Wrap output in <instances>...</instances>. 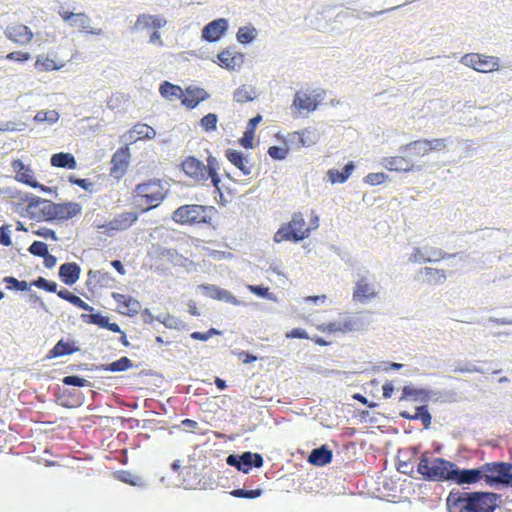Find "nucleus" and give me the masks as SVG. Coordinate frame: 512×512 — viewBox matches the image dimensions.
I'll use <instances>...</instances> for the list:
<instances>
[{"label": "nucleus", "mask_w": 512, "mask_h": 512, "mask_svg": "<svg viewBox=\"0 0 512 512\" xmlns=\"http://www.w3.org/2000/svg\"><path fill=\"white\" fill-rule=\"evenodd\" d=\"M0 244L3 246H10L11 240V229L9 225H2L0 227Z\"/></svg>", "instance_id": "61"}, {"label": "nucleus", "mask_w": 512, "mask_h": 512, "mask_svg": "<svg viewBox=\"0 0 512 512\" xmlns=\"http://www.w3.org/2000/svg\"><path fill=\"white\" fill-rule=\"evenodd\" d=\"M263 493V490L258 488L254 490H246L243 488L234 489L230 492V495L236 498L256 499L259 498Z\"/></svg>", "instance_id": "46"}, {"label": "nucleus", "mask_w": 512, "mask_h": 512, "mask_svg": "<svg viewBox=\"0 0 512 512\" xmlns=\"http://www.w3.org/2000/svg\"><path fill=\"white\" fill-rule=\"evenodd\" d=\"M68 180L72 184L80 186L85 191H88V192L94 191V184L92 182H90L88 179H81V178L76 177L75 175H70Z\"/></svg>", "instance_id": "58"}, {"label": "nucleus", "mask_w": 512, "mask_h": 512, "mask_svg": "<svg viewBox=\"0 0 512 512\" xmlns=\"http://www.w3.org/2000/svg\"><path fill=\"white\" fill-rule=\"evenodd\" d=\"M460 62L478 72L483 73L492 71L494 67L498 65V59L496 57L481 58L479 54L475 53L464 55Z\"/></svg>", "instance_id": "9"}, {"label": "nucleus", "mask_w": 512, "mask_h": 512, "mask_svg": "<svg viewBox=\"0 0 512 512\" xmlns=\"http://www.w3.org/2000/svg\"><path fill=\"white\" fill-rule=\"evenodd\" d=\"M421 273L427 277L426 282L429 284H443L447 279L445 271L441 269L424 267Z\"/></svg>", "instance_id": "37"}, {"label": "nucleus", "mask_w": 512, "mask_h": 512, "mask_svg": "<svg viewBox=\"0 0 512 512\" xmlns=\"http://www.w3.org/2000/svg\"><path fill=\"white\" fill-rule=\"evenodd\" d=\"M202 289L204 291V294L212 299L230 303L235 306H239L242 304L241 301L236 299V297L226 289L219 288L215 285H203Z\"/></svg>", "instance_id": "19"}, {"label": "nucleus", "mask_w": 512, "mask_h": 512, "mask_svg": "<svg viewBox=\"0 0 512 512\" xmlns=\"http://www.w3.org/2000/svg\"><path fill=\"white\" fill-rule=\"evenodd\" d=\"M294 137H297L298 143L303 147H310L319 141L320 134L316 129L307 128L301 132H295Z\"/></svg>", "instance_id": "34"}, {"label": "nucleus", "mask_w": 512, "mask_h": 512, "mask_svg": "<svg viewBox=\"0 0 512 512\" xmlns=\"http://www.w3.org/2000/svg\"><path fill=\"white\" fill-rule=\"evenodd\" d=\"M320 96L321 93H317L316 95H308L303 92H297L293 100V105L299 110L314 111L318 107L320 102L318 98H320Z\"/></svg>", "instance_id": "26"}, {"label": "nucleus", "mask_w": 512, "mask_h": 512, "mask_svg": "<svg viewBox=\"0 0 512 512\" xmlns=\"http://www.w3.org/2000/svg\"><path fill=\"white\" fill-rule=\"evenodd\" d=\"M255 91L250 86H241L233 94L234 100L239 103H246L253 100Z\"/></svg>", "instance_id": "42"}, {"label": "nucleus", "mask_w": 512, "mask_h": 512, "mask_svg": "<svg viewBox=\"0 0 512 512\" xmlns=\"http://www.w3.org/2000/svg\"><path fill=\"white\" fill-rule=\"evenodd\" d=\"M128 310V314L134 315L139 312L140 309V303L136 299L132 297H127L125 304H124Z\"/></svg>", "instance_id": "64"}, {"label": "nucleus", "mask_w": 512, "mask_h": 512, "mask_svg": "<svg viewBox=\"0 0 512 512\" xmlns=\"http://www.w3.org/2000/svg\"><path fill=\"white\" fill-rule=\"evenodd\" d=\"M35 66L39 71H51L60 68V66H58L54 60L44 56L37 57Z\"/></svg>", "instance_id": "49"}, {"label": "nucleus", "mask_w": 512, "mask_h": 512, "mask_svg": "<svg viewBox=\"0 0 512 512\" xmlns=\"http://www.w3.org/2000/svg\"><path fill=\"white\" fill-rule=\"evenodd\" d=\"M28 251L34 256L43 257L48 252V246L42 241H34L28 248Z\"/></svg>", "instance_id": "55"}, {"label": "nucleus", "mask_w": 512, "mask_h": 512, "mask_svg": "<svg viewBox=\"0 0 512 512\" xmlns=\"http://www.w3.org/2000/svg\"><path fill=\"white\" fill-rule=\"evenodd\" d=\"M305 220L301 213H295L287 228L293 233L294 242H299L309 236L310 228H305Z\"/></svg>", "instance_id": "24"}, {"label": "nucleus", "mask_w": 512, "mask_h": 512, "mask_svg": "<svg viewBox=\"0 0 512 512\" xmlns=\"http://www.w3.org/2000/svg\"><path fill=\"white\" fill-rule=\"evenodd\" d=\"M31 285L36 286L39 289H43L48 292L57 293V283L54 281L47 280L43 277H38L34 280Z\"/></svg>", "instance_id": "52"}, {"label": "nucleus", "mask_w": 512, "mask_h": 512, "mask_svg": "<svg viewBox=\"0 0 512 512\" xmlns=\"http://www.w3.org/2000/svg\"><path fill=\"white\" fill-rule=\"evenodd\" d=\"M79 350L78 347L74 346L73 342L64 341L60 339L56 345L49 351L47 358L52 359L64 355H71Z\"/></svg>", "instance_id": "30"}, {"label": "nucleus", "mask_w": 512, "mask_h": 512, "mask_svg": "<svg viewBox=\"0 0 512 512\" xmlns=\"http://www.w3.org/2000/svg\"><path fill=\"white\" fill-rule=\"evenodd\" d=\"M50 163L54 167L76 169L77 162L71 153L59 152L55 153L50 158Z\"/></svg>", "instance_id": "29"}, {"label": "nucleus", "mask_w": 512, "mask_h": 512, "mask_svg": "<svg viewBox=\"0 0 512 512\" xmlns=\"http://www.w3.org/2000/svg\"><path fill=\"white\" fill-rule=\"evenodd\" d=\"M227 159L236 166L244 175L251 174V166H249L248 158L244 157L243 153L238 150L227 149Z\"/></svg>", "instance_id": "28"}, {"label": "nucleus", "mask_w": 512, "mask_h": 512, "mask_svg": "<svg viewBox=\"0 0 512 512\" xmlns=\"http://www.w3.org/2000/svg\"><path fill=\"white\" fill-rule=\"evenodd\" d=\"M138 217L139 215L135 212L124 211L116 214L107 223L106 227L108 230L123 231L131 227L138 220Z\"/></svg>", "instance_id": "15"}, {"label": "nucleus", "mask_w": 512, "mask_h": 512, "mask_svg": "<svg viewBox=\"0 0 512 512\" xmlns=\"http://www.w3.org/2000/svg\"><path fill=\"white\" fill-rule=\"evenodd\" d=\"M381 165L391 171L409 172L412 170H421V166H416L403 156L384 157Z\"/></svg>", "instance_id": "18"}, {"label": "nucleus", "mask_w": 512, "mask_h": 512, "mask_svg": "<svg viewBox=\"0 0 512 512\" xmlns=\"http://www.w3.org/2000/svg\"><path fill=\"white\" fill-rule=\"evenodd\" d=\"M402 153L412 151L416 156H424L431 151L427 139L412 141L404 146L400 147Z\"/></svg>", "instance_id": "35"}, {"label": "nucleus", "mask_w": 512, "mask_h": 512, "mask_svg": "<svg viewBox=\"0 0 512 512\" xmlns=\"http://www.w3.org/2000/svg\"><path fill=\"white\" fill-rule=\"evenodd\" d=\"M129 148L127 146L118 149L111 160L110 174L115 179H120L127 171L129 166Z\"/></svg>", "instance_id": "11"}, {"label": "nucleus", "mask_w": 512, "mask_h": 512, "mask_svg": "<svg viewBox=\"0 0 512 512\" xmlns=\"http://www.w3.org/2000/svg\"><path fill=\"white\" fill-rule=\"evenodd\" d=\"M34 120L38 123L47 122L52 125L59 120V114L56 110H41L37 112Z\"/></svg>", "instance_id": "43"}, {"label": "nucleus", "mask_w": 512, "mask_h": 512, "mask_svg": "<svg viewBox=\"0 0 512 512\" xmlns=\"http://www.w3.org/2000/svg\"><path fill=\"white\" fill-rule=\"evenodd\" d=\"M333 453L327 445H322L318 448H314L309 456L308 462L315 466H324L332 461Z\"/></svg>", "instance_id": "27"}, {"label": "nucleus", "mask_w": 512, "mask_h": 512, "mask_svg": "<svg viewBox=\"0 0 512 512\" xmlns=\"http://www.w3.org/2000/svg\"><path fill=\"white\" fill-rule=\"evenodd\" d=\"M32 233L36 236H39V237H42V238H45V239H48V238H51L55 241L58 240V237L56 236V233L54 230L52 229H49V228H46V227H42V228H39V229H36V230H32Z\"/></svg>", "instance_id": "63"}, {"label": "nucleus", "mask_w": 512, "mask_h": 512, "mask_svg": "<svg viewBox=\"0 0 512 512\" xmlns=\"http://www.w3.org/2000/svg\"><path fill=\"white\" fill-rule=\"evenodd\" d=\"M274 240L276 242H281L283 240H290L294 242L293 233L287 227H282L276 232Z\"/></svg>", "instance_id": "62"}, {"label": "nucleus", "mask_w": 512, "mask_h": 512, "mask_svg": "<svg viewBox=\"0 0 512 512\" xmlns=\"http://www.w3.org/2000/svg\"><path fill=\"white\" fill-rule=\"evenodd\" d=\"M288 154V149L281 146H270L268 155L275 160H284Z\"/></svg>", "instance_id": "56"}, {"label": "nucleus", "mask_w": 512, "mask_h": 512, "mask_svg": "<svg viewBox=\"0 0 512 512\" xmlns=\"http://www.w3.org/2000/svg\"><path fill=\"white\" fill-rule=\"evenodd\" d=\"M133 366L131 360L123 356L120 359L110 363V364H101L95 366L94 370L96 371H109V372H123L128 370Z\"/></svg>", "instance_id": "32"}, {"label": "nucleus", "mask_w": 512, "mask_h": 512, "mask_svg": "<svg viewBox=\"0 0 512 512\" xmlns=\"http://www.w3.org/2000/svg\"><path fill=\"white\" fill-rule=\"evenodd\" d=\"M261 121H262V116L259 114L249 120L246 130H245L242 138L240 139V144L244 148L249 149V148L253 147L254 132H255L257 125Z\"/></svg>", "instance_id": "33"}, {"label": "nucleus", "mask_w": 512, "mask_h": 512, "mask_svg": "<svg viewBox=\"0 0 512 512\" xmlns=\"http://www.w3.org/2000/svg\"><path fill=\"white\" fill-rule=\"evenodd\" d=\"M182 169L186 175L195 179L197 182L204 183L208 180V172L206 166L203 162L194 157H188L182 163Z\"/></svg>", "instance_id": "13"}, {"label": "nucleus", "mask_w": 512, "mask_h": 512, "mask_svg": "<svg viewBox=\"0 0 512 512\" xmlns=\"http://www.w3.org/2000/svg\"><path fill=\"white\" fill-rule=\"evenodd\" d=\"M207 98H209V94L204 89L189 86L185 90V94L182 98V104L189 109H193Z\"/></svg>", "instance_id": "22"}, {"label": "nucleus", "mask_w": 512, "mask_h": 512, "mask_svg": "<svg viewBox=\"0 0 512 512\" xmlns=\"http://www.w3.org/2000/svg\"><path fill=\"white\" fill-rule=\"evenodd\" d=\"M91 19L85 13H75L70 26L80 28L82 32L92 35H101V29H94L90 27Z\"/></svg>", "instance_id": "31"}, {"label": "nucleus", "mask_w": 512, "mask_h": 512, "mask_svg": "<svg viewBox=\"0 0 512 512\" xmlns=\"http://www.w3.org/2000/svg\"><path fill=\"white\" fill-rule=\"evenodd\" d=\"M81 268L75 262L64 263L59 267V278L66 285H73L80 277Z\"/></svg>", "instance_id": "25"}, {"label": "nucleus", "mask_w": 512, "mask_h": 512, "mask_svg": "<svg viewBox=\"0 0 512 512\" xmlns=\"http://www.w3.org/2000/svg\"><path fill=\"white\" fill-rule=\"evenodd\" d=\"M454 463L443 458L429 459L422 455L417 465V472L428 481H450Z\"/></svg>", "instance_id": "2"}, {"label": "nucleus", "mask_w": 512, "mask_h": 512, "mask_svg": "<svg viewBox=\"0 0 512 512\" xmlns=\"http://www.w3.org/2000/svg\"><path fill=\"white\" fill-rule=\"evenodd\" d=\"M228 26L227 19H215L206 24L202 29V39L208 42H216L226 33Z\"/></svg>", "instance_id": "12"}, {"label": "nucleus", "mask_w": 512, "mask_h": 512, "mask_svg": "<svg viewBox=\"0 0 512 512\" xmlns=\"http://www.w3.org/2000/svg\"><path fill=\"white\" fill-rule=\"evenodd\" d=\"M55 207L56 203L37 196H33L28 203L27 210L33 218H35L36 214L39 213V217H42L43 220L53 221Z\"/></svg>", "instance_id": "8"}, {"label": "nucleus", "mask_w": 512, "mask_h": 512, "mask_svg": "<svg viewBox=\"0 0 512 512\" xmlns=\"http://www.w3.org/2000/svg\"><path fill=\"white\" fill-rule=\"evenodd\" d=\"M57 295L61 298V299H64L68 302H70L71 304L75 305L76 307L82 309V310H85V311H93V307L88 305L86 302H84L80 297L74 295L73 293H71L70 291H68L67 289H61L57 292Z\"/></svg>", "instance_id": "38"}, {"label": "nucleus", "mask_w": 512, "mask_h": 512, "mask_svg": "<svg viewBox=\"0 0 512 512\" xmlns=\"http://www.w3.org/2000/svg\"><path fill=\"white\" fill-rule=\"evenodd\" d=\"M148 28H152L151 15L143 13L137 17V20L132 27V31L138 32Z\"/></svg>", "instance_id": "53"}, {"label": "nucleus", "mask_w": 512, "mask_h": 512, "mask_svg": "<svg viewBox=\"0 0 512 512\" xmlns=\"http://www.w3.org/2000/svg\"><path fill=\"white\" fill-rule=\"evenodd\" d=\"M480 467L472 469H461L454 464L452 469L450 481H454L458 485L462 484H474L481 480Z\"/></svg>", "instance_id": "14"}, {"label": "nucleus", "mask_w": 512, "mask_h": 512, "mask_svg": "<svg viewBox=\"0 0 512 512\" xmlns=\"http://www.w3.org/2000/svg\"><path fill=\"white\" fill-rule=\"evenodd\" d=\"M212 211V207L188 204L178 207L172 214V219L179 224H200L208 223V212Z\"/></svg>", "instance_id": "5"}, {"label": "nucleus", "mask_w": 512, "mask_h": 512, "mask_svg": "<svg viewBox=\"0 0 512 512\" xmlns=\"http://www.w3.org/2000/svg\"><path fill=\"white\" fill-rule=\"evenodd\" d=\"M218 116L215 113H208L200 120L201 127L207 131H215L217 129Z\"/></svg>", "instance_id": "50"}, {"label": "nucleus", "mask_w": 512, "mask_h": 512, "mask_svg": "<svg viewBox=\"0 0 512 512\" xmlns=\"http://www.w3.org/2000/svg\"><path fill=\"white\" fill-rule=\"evenodd\" d=\"M418 419L421 420L425 429L430 428L432 416L426 405L416 407V413L413 415V420Z\"/></svg>", "instance_id": "45"}, {"label": "nucleus", "mask_w": 512, "mask_h": 512, "mask_svg": "<svg viewBox=\"0 0 512 512\" xmlns=\"http://www.w3.org/2000/svg\"><path fill=\"white\" fill-rule=\"evenodd\" d=\"M162 324L166 328L178 329V330L183 328V326H184V323L181 320H179L178 318H176L170 314H165V316L163 317Z\"/></svg>", "instance_id": "57"}, {"label": "nucleus", "mask_w": 512, "mask_h": 512, "mask_svg": "<svg viewBox=\"0 0 512 512\" xmlns=\"http://www.w3.org/2000/svg\"><path fill=\"white\" fill-rule=\"evenodd\" d=\"M342 333L363 330L368 321L361 313L343 314L340 316Z\"/></svg>", "instance_id": "17"}, {"label": "nucleus", "mask_w": 512, "mask_h": 512, "mask_svg": "<svg viewBox=\"0 0 512 512\" xmlns=\"http://www.w3.org/2000/svg\"><path fill=\"white\" fill-rule=\"evenodd\" d=\"M419 397L421 401L426 402L430 399V391L426 389H416L410 386H404L402 389V396L400 400H404L408 397Z\"/></svg>", "instance_id": "41"}, {"label": "nucleus", "mask_w": 512, "mask_h": 512, "mask_svg": "<svg viewBox=\"0 0 512 512\" xmlns=\"http://www.w3.org/2000/svg\"><path fill=\"white\" fill-rule=\"evenodd\" d=\"M132 133L137 134L140 138L152 139L156 135V131L147 124H137L133 127Z\"/></svg>", "instance_id": "51"}, {"label": "nucleus", "mask_w": 512, "mask_h": 512, "mask_svg": "<svg viewBox=\"0 0 512 512\" xmlns=\"http://www.w3.org/2000/svg\"><path fill=\"white\" fill-rule=\"evenodd\" d=\"M62 382L65 385L76 386V387H85V386L91 387L92 386V384L88 380H86L78 375L65 376L62 379Z\"/></svg>", "instance_id": "54"}, {"label": "nucleus", "mask_w": 512, "mask_h": 512, "mask_svg": "<svg viewBox=\"0 0 512 512\" xmlns=\"http://www.w3.org/2000/svg\"><path fill=\"white\" fill-rule=\"evenodd\" d=\"M81 318L84 320V322L97 325L100 328H106L107 323L109 321V318L107 316L102 315L100 312L82 314Z\"/></svg>", "instance_id": "44"}, {"label": "nucleus", "mask_w": 512, "mask_h": 512, "mask_svg": "<svg viewBox=\"0 0 512 512\" xmlns=\"http://www.w3.org/2000/svg\"><path fill=\"white\" fill-rule=\"evenodd\" d=\"M248 289L255 295L267 299H273V294L269 292L268 287L262 285H249Z\"/></svg>", "instance_id": "59"}, {"label": "nucleus", "mask_w": 512, "mask_h": 512, "mask_svg": "<svg viewBox=\"0 0 512 512\" xmlns=\"http://www.w3.org/2000/svg\"><path fill=\"white\" fill-rule=\"evenodd\" d=\"M387 175L384 172L369 173L364 181L370 185H379L385 181Z\"/></svg>", "instance_id": "60"}, {"label": "nucleus", "mask_w": 512, "mask_h": 512, "mask_svg": "<svg viewBox=\"0 0 512 512\" xmlns=\"http://www.w3.org/2000/svg\"><path fill=\"white\" fill-rule=\"evenodd\" d=\"M81 206L76 202L56 204L53 220H68L81 213Z\"/></svg>", "instance_id": "23"}, {"label": "nucleus", "mask_w": 512, "mask_h": 512, "mask_svg": "<svg viewBox=\"0 0 512 512\" xmlns=\"http://www.w3.org/2000/svg\"><path fill=\"white\" fill-rule=\"evenodd\" d=\"M229 466L235 467L238 471L249 473L252 468L263 466L264 459L261 454L246 451L241 454H229L226 458Z\"/></svg>", "instance_id": "7"}, {"label": "nucleus", "mask_w": 512, "mask_h": 512, "mask_svg": "<svg viewBox=\"0 0 512 512\" xmlns=\"http://www.w3.org/2000/svg\"><path fill=\"white\" fill-rule=\"evenodd\" d=\"M3 282L6 283L7 289L16 290V291H26L29 288L28 282L24 280H18L13 276H7L3 279Z\"/></svg>", "instance_id": "48"}, {"label": "nucleus", "mask_w": 512, "mask_h": 512, "mask_svg": "<svg viewBox=\"0 0 512 512\" xmlns=\"http://www.w3.org/2000/svg\"><path fill=\"white\" fill-rule=\"evenodd\" d=\"M4 34L8 39L20 45L28 44L33 37L31 30L23 24L8 26Z\"/></svg>", "instance_id": "16"}, {"label": "nucleus", "mask_w": 512, "mask_h": 512, "mask_svg": "<svg viewBox=\"0 0 512 512\" xmlns=\"http://www.w3.org/2000/svg\"><path fill=\"white\" fill-rule=\"evenodd\" d=\"M115 478L123 483L129 484L131 486H144L145 481L139 475L132 473L130 471L121 470L115 473Z\"/></svg>", "instance_id": "39"}, {"label": "nucleus", "mask_w": 512, "mask_h": 512, "mask_svg": "<svg viewBox=\"0 0 512 512\" xmlns=\"http://www.w3.org/2000/svg\"><path fill=\"white\" fill-rule=\"evenodd\" d=\"M379 285L374 277L368 274H358L353 290V300L362 304L368 303L377 296Z\"/></svg>", "instance_id": "6"}, {"label": "nucleus", "mask_w": 512, "mask_h": 512, "mask_svg": "<svg viewBox=\"0 0 512 512\" xmlns=\"http://www.w3.org/2000/svg\"><path fill=\"white\" fill-rule=\"evenodd\" d=\"M160 94L169 100L180 98L183 95L182 89L168 81H164L159 88Z\"/></svg>", "instance_id": "40"}, {"label": "nucleus", "mask_w": 512, "mask_h": 512, "mask_svg": "<svg viewBox=\"0 0 512 512\" xmlns=\"http://www.w3.org/2000/svg\"><path fill=\"white\" fill-rule=\"evenodd\" d=\"M499 497L493 492L451 491L446 506L448 512H494Z\"/></svg>", "instance_id": "1"}, {"label": "nucleus", "mask_w": 512, "mask_h": 512, "mask_svg": "<svg viewBox=\"0 0 512 512\" xmlns=\"http://www.w3.org/2000/svg\"><path fill=\"white\" fill-rule=\"evenodd\" d=\"M257 35V31L255 28H247L241 27L237 32V40L242 44H247L252 42Z\"/></svg>", "instance_id": "47"}, {"label": "nucleus", "mask_w": 512, "mask_h": 512, "mask_svg": "<svg viewBox=\"0 0 512 512\" xmlns=\"http://www.w3.org/2000/svg\"><path fill=\"white\" fill-rule=\"evenodd\" d=\"M12 167L17 172V177L20 181L29 184L34 188H40L44 192H51V189L39 184L32 177L31 170H29L25 164L20 160H15L12 163Z\"/></svg>", "instance_id": "21"}, {"label": "nucleus", "mask_w": 512, "mask_h": 512, "mask_svg": "<svg viewBox=\"0 0 512 512\" xmlns=\"http://www.w3.org/2000/svg\"><path fill=\"white\" fill-rule=\"evenodd\" d=\"M355 165L352 161L348 162L342 171H338L336 169H330L327 173L329 180L331 183H344L349 176L352 174Z\"/></svg>", "instance_id": "36"}, {"label": "nucleus", "mask_w": 512, "mask_h": 512, "mask_svg": "<svg viewBox=\"0 0 512 512\" xmlns=\"http://www.w3.org/2000/svg\"><path fill=\"white\" fill-rule=\"evenodd\" d=\"M135 196L148 205L142 211L147 212L158 207L165 198L164 187L160 180L150 179L147 182L140 183L135 187Z\"/></svg>", "instance_id": "4"}, {"label": "nucleus", "mask_w": 512, "mask_h": 512, "mask_svg": "<svg viewBox=\"0 0 512 512\" xmlns=\"http://www.w3.org/2000/svg\"><path fill=\"white\" fill-rule=\"evenodd\" d=\"M509 463L491 462L480 466L481 479H483L489 487L511 486L512 487V471H509Z\"/></svg>", "instance_id": "3"}, {"label": "nucleus", "mask_w": 512, "mask_h": 512, "mask_svg": "<svg viewBox=\"0 0 512 512\" xmlns=\"http://www.w3.org/2000/svg\"><path fill=\"white\" fill-rule=\"evenodd\" d=\"M446 257V253L439 248L423 246L414 248L409 261L417 263L437 262Z\"/></svg>", "instance_id": "10"}, {"label": "nucleus", "mask_w": 512, "mask_h": 512, "mask_svg": "<svg viewBox=\"0 0 512 512\" xmlns=\"http://www.w3.org/2000/svg\"><path fill=\"white\" fill-rule=\"evenodd\" d=\"M217 58L220 66L232 71L239 69L244 61L243 54L231 50L222 51L217 55Z\"/></svg>", "instance_id": "20"}]
</instances>
